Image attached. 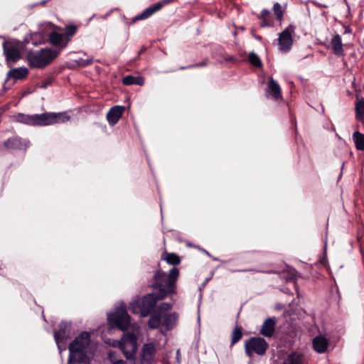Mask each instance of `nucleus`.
<instances>
[{
  "label": "nucleus",
  "instance_id": "nucleus-15",
  "mask_svg": "<svg viewBox=\"0 0 364 364\" xmlns=\"http://www.w3.org/2000/svg\"><path fill=\"white\" fill-rule=\"evenodd\" d=\"M166 3V1H159L154 4L151 5L146 8L142 13L136 16L134 18V21L144 20L148 18L152 14L159 11L164 5Z\"/></svg>",
  "mask_w": 364,
  "mask_h": 364
},
{
  "label": "nucleus",
  "instance_id": "nucleus-44",
  "mask_svg": "<svg viewBox=\"0 0 364 364\" xmlns=\"http://www.w3.org/2000/svg\"><path fill=\"white\" fill-rule=\"evenodd\" d=\"M203 251L206 255H210L209 252H207L206 250H203Z\"/></svg>",
  "mask_w": 364,
  "mask_h": 364
},
{
  "label": "nucleus",
  "instance_id": "nucleus-18",
  "mask_svg": "<svg viewBox=\"0 0 364 364\" xmlns=\"http://www.w3.org/2000/svg\"><path fill=\"white\" fill-rule=\"evenodd\" d=\"M49 38L50 43L54 46H58L64 48L67 46L69 39L65 40V35L56 32H51L49 33Z\"/></svg>",
  "mask_w": 364,
  "mask_h": 364
},
{
  "label": "nucleus",
  "instance_id": "nucleus-37",
  "mask_svg": "<svg viewBox=\"0 0 364 364\" xmlns=\"http://www.w3.org/2000/svg\"><path fill=\"white\" fill-rule=\"evenodd\" d=\"M267 87L269 91H280L279 85L275 80L272 78L268 82Z\"/></svg>",
  "mask_w": 364,
  "mask_h": 364
},
{
  "label": "nucleus",
  "instance_id": "nucleus-32",
  "mask_svg": "<svg viewBox=\"0 0 364 364\" xmlns=\"http://www.w3.org/2000/svg\"><path fill=\"white\" fill-rule=\"evenodd\" d=\"M77 30V26L75 25H68L65 28V35L67 38L70 40V38L73 36Z\"/></svg>",
  "mask_w": 364,
  "mask_h": 364
},
{
  "label": "nucleus",
  "instance_id": "nucleus-24",
  "mask_svg": "<svg viewBox=\"0 0 364 364\" xmlns=\"http://www.w3.org/2000/svg\"><path fill=\"white\" fill-rule=\"evenodd\" d=\"M162 315L159 312L154 314L148 321V326L151 329L157 328L161 323Z\"/></svg>",
  "mask_w": 364,
  "mask_h": 364
},
{
  "label": "nucleus",
  "instance_id": "nucleus-28",
  "mask_svg": "<svg viewBox=\"0 0 364 364\" xmlns=\"http://www.w3.org/2000/svg\"><path fill=\"white\" fill-rule=\"evenodd\" d=\"M242 336V328L240 326H236L232 333L230 346H232L237 343Z\"/></svg>",
  "mask_w": 364,
  "mask_h": 364
},
{
  "label": "nucleus",
  "instance_id": "nucleus-41",
  "mask_svg": "<svg viewBox=\"0 0 364 364\" xmlns=\"http://www.w3.org/2000/svg\"><path fill=\"white\" fill-rule=\"evenodd\" d=\"M110 359L113 364H127L126 362L124 361L123 360H117L114 361L111 357H110Z\"/></svg>",
  "mask_w": 364,
  "mask_h": 364
},
{
  "label": "nucleus",
  "instance_id": "nucleus-43",
  "mask_svg": "<svg viewBox=\"0 0 364 364\" xmlns=\"http://www.w3.org/2000/svg\"><path fill=\"white\" fill-rule=\"evenodd\" d=\"M247 271H252V269H235L232 270V272H247Z\"/></svg>",
  "mask_w": 364,
  "mask_h": 364
},
{
  "label": "nucleus",
  "instance_id": "nucleus-40",
  "mask_svg": "<svg viewBox=\"0 0 364 364\" xmlns=\"http://www.w3.org/2000/svg\"><path fill=\"white\" fill-rule=\"evenodd\" d=\"M208 65V60H203V62L200 63H196V64H193V65H190L187 67H181V69H186V68H189V69H191V68H199V67H203V66H206Z\"/></svg>",
  "mask_w": 364,
  "mask_h": 364
},
{
  "label": "nucleus",
  "instance_id": "nucleus-26",
  "mask_svg": "<svg viewBox=\"0 0 364 364\" xmlns=\"http://www.w3.org/2000/svg\"><path fill=\"white\" fill-rule=\"evenodd\" d=\"M262 20L261 26H272L273 25V22L271 20V14L270 11L267 9H263L260 14L259 17Z\"/></svg>",
  "mask_w": 364,
  "mask_h": 364
},
{
  "label": "nucleus",
  "instance_id": "nucleus-34",
  "mask_svg": "<svg viewBox=\"0 0 364 364\" xmlns=\"http://www.w3.org/2000/svg\"><path fill=\"white\" fill-rule=\"evenodd\" d=\"M266 98L269 100L279 101L282 99V92H266Z\"/></svg>",
  "mask_w": 364,
  "mask_h": 364
},
{
  "label": "nucleus",
  "instance_id": "nucleus-39",
  "mask_svg": "<svg viewBox=\"0 0 364 364\" xmlns=\"http://www.w3.org/2000/svg\"><path fill=\"white\" fill-rule=\"evenodd\" d=\"M172 308V304L166 302H164L158 307V312L161 314L162 312L168 311Z\"/></svg>",
  "mask_w": 364,
  "mask_h": 364
},
{
  "label": "nucleus",
  "instance_id": "nucleus-30",
  "mask_svg": "<svg viewBox=\"0 0 364 364\" xmlns=\"http://www.w3.org/2000/svg\"><path fill=\"white\" fill-rule=\"evenodd\" d=\"M129 309L134 314H139L142 317V305L141 301H133L131 302L129 306Z\"/></svg>",
  "mask_w": 364,
  "mask_h": 364
},
{
  "label": "nucleus",
  "instance_id": "nucleus-38",
  "mask_svg": "<svg viewBox=\"0 0 364 364\" xmlns=\"http://www.w3.org/2000/svg\"><path fill=\"white\" fill-rule=\"evenodd\" d=\"M76 63L80 67H85L90 65L92 63V58H78L75 60Z\"/></svg>",
  "mask_w": 364,
  "mask_h": 364
},
{
  "label": "nucleus",
  "instance_id": "nucleus-21",
  "mask_svg": "<svg viewBox=\"0 0 364 364\" xmlns=\"http://www.w3.org/2000/svg\"><path fill=\"white\" fill-rule=\"evenodd\" d=\"M282 364H304V356L301 353L292 352L287 356Z\"/></svg>",
  "mask_w": 364,
  "mask_h": 364
},
{
  "label": "nucleus",
  "instance_id": "nucleus-2",
  "mask_svg": "<svg viewBox=\"0 0 364 364\" xmlns=\"http://www.w3.org/2000/svg\"><path fill=\"white\" fill-rule=\"evenodd\" d=\"M70 119L65 112H45L40 114H19L17 121L32 126H48L56 123H63Z\"/></svg>",
  "mask_w": 364,
  "mask_h": 364
},
{
  "label": "nucleus",
  "instance_id": "nucleus-12",
  "mask_svg": "<svg viewBox=\"0 0 364 364\" xmlns=\"http://www.w3.org/2000/svg\"><path fill=\"white\" fill-rule=\"evenodd\" d=\"M4 52L8 63H14L21 58V52L19 48L11 43L5 42L3 44Z\"/></svg>",
  "mask_w": 364,
  "mask_h": 364
},
{
  "label": "nucleus",
  "instance_id": "nucleus-7",
  "mask_svg": "<svg viewBox=\"0 0 364 364\" xmlns=\"http://www.w3.org/2000/svg\"><path fill=\"white\" fill-rule=\"evenodd\" d=\"M90 342V334L87 331L82 332L69 345L70 359L77 353L84 351Z\"/></svg>",
  "mask_w": 364,
  "mask_h": 364
},
{
  "label": "nucleus",
  "instance_id": "nucleus-16",
  "mask_svg": "<svg viewBox=\"0 0 364 364\" xmlns=\"http://www.w3.org/2000/svg\"><path fill=\"white\" fill-rule=\"evenodd\" d=\"M4 146L8 149H22L27 146L26 142L18 137L9 138L4 143Z\"/></svg>",
  "mask_w": 364,
  "mask_h": 364
},
{
  "label": "nucleus",
  "instance_id": "nucleus-31",
  "mask_svg": "<svg viewBox=\"0 0 364 364\" xmlns=\"http://www.w3.org/2000/svg\"><path fill=\"white\" fill-rule=\"evenodd\" d=\"M249 61L252 65L255 67L259 68L262 66V62L259 56L255 53H250L249 55Z\"/></svg>",
  "mask_w": 364,
  "mask_h": 364
},
{
  "label": "nucleus",
  "instance_id": "nucleus-19",
  "mask_svg": "<svg viewBox=\"0 0 364 364\" xmlns=\"http://www.w3.org/2000/svg\"><path fill=\"white\" fill-rule=\"evenodd\" d=\"M331 45L333 52L335 55L338 56L343 55L344 51L343 48L341 37L340 35L336 34L333 36L331 41Z\"/></svg>",
  "mask_w": 364,
  "mask_h": 364
},
{
  "label": "nucleus",
  "instance_id": "nucleus-4",
  "mask_svg": "<svg viewBox=\"0 0 364 364\" xmlns=\"http://www.w3.org/2000/svg\"><path fill=\"white\" fill-rule=\"evenodd\" d=\"M108 321L112 327L121 331L127 330L131 324L130 316L127 313L126 305L120 306L115 312L108 316Z\"/></svg>",
  "mask_w": 364,
  "mask_h": 364
},
{
  "label": "nucleus",
  "instance_id": "nucleus-27",
  "mask_svg": "<svg viewBox=\"0 0 364 364\" xmlns=\"http://www.w3.org/2000/svg\"><path fill=\"white\" fill-rule=\"evenodd\" d=\"M353 139L355 142V148L358 150H364V134L358 131L355 132L353 134Z\"/></svg>",
  "mask_w": 364,
  "mask_h": 364
},
{
  "label": "nucleus",
  "instance_id": "nucleus-6",
  "mask_svg": "<svg viewBox=\"0 0 364 364\" xmlns=\"http://www.w3.org/2000/svg\"><path fill=\"white\" fill-rule=\"evenodd\" d=\"M119 346L127 359H134L137 350V338L136 335L130 332L124 334Z\"/></svg>",
  "mask_w": 364,
  "mask_h": 364
},
{
  "label": "nucleus",
  "instance_id": "nucleus-23",
  "mask_svg": "<svg viewBox=\"0 0 364 364\" xmlns=\"http://www.w3.org/2000/svg\"><path fill=\"white\" fill-rule=\"evenodd\" d=\"M357 102L355 103V118L364 124V98L358 99L357 95Z\"/></svg>",
  "mask_w": 364,
  "mask_h": 364
},
{
  "label": "nucleus",
  "instance_id": "nucleus-46",
  "mask_svg": "<svg viewBox=\"0 0 364 364\" xmlns=\"http://www.w3.org/2000/svg\"><path fill=\"white\" fill-rule=\"evenodd\" d=\"M48 26H49L50 27H52V26H53V25L50 23H48Z\"/></svg>",
  "mask_w": 364,
  "mask_h": 364
},
{
  "label": "nucleus",
  "instance_id": "nucleus-36",
  "mask_svg": "<svg viewBox=\"0 0 364 364\" xmlns=\"http://www.w3.org/2000/svg\"><path fill=\"white\" fill-rule=\"evenodd\" d=\"M53 82L52 77H47L44 80H42L41 82L38 83V88L39 89H46L48 87V85H50Z\"/></svg>",
  "mask_w": 364,
  "mask_h": 364
},
{
  "label": "nucleus",
  "instance_id": "nucleus-10",
  "mask_svg": "<svg viewBox=\"0 0 364 364\" xmlns=\"http://www.w3.org/2000/svg\"><path fill=\"white\" fill-rule=\"evenodd\" d=\"M162 299H163L159 298V294L157 292L146 294L141 301L142 305V317L147 316L155 308L156 302Z\"/></svg>",
  "mask_w": 364,
  "mask_h": 364
},
{
  "label": "nucleus",
  "instance_id": "nucleus-3",
  "mask_svg": "<svg viewBox=\"0 0 364 364\" xmlns=\"http://www.w3.org/2000/svg\"><path fill=\"white\" fill-rule=\"evenodd\" d=\"M60 53V50L42 48L29 51L27 60L31 68H43L49 65Z\"/></svg>",
  "mask_w": 364,
  "mask_h": 364
},
{
  "label": "nucleus",
  "instance_id": "nucleus-35",
  "mask_svg": "<svg viewBox=\"0 0 364 364\" xmlns=\"http://www.w3.org/2000/svg\"><path fill=\"white\" fill-rule=\"evenodd\" d=\"M274 12L278 20L281 21L283 18V11L279 3H275L273 6Z\"/></svg>",
  "mask_w": 364,
  "mask_h": 364
},
{
  "label": "nucleus",
  "instance_id": "nucleus-22",
  "mask_svg": "<svg viewBox=\"0 0 364 364\" xmlns=\"http://www.w3.org/2000/svg\"><path fill=\"white\" fill-rule=\"evenodd\" d=\"M123 84L126 85H143L144 84V78L141 76L127 75L122 79Z\"/></svg>",
  "mask_w": 364,
  "mask_h": 364
},
{
  "label": "nucleus",
  "instance_id": "nucleus-5",
  "mask_svg": "<svg viewBox=\"0 0 364 364\" xmlns=\"http://www.w3.org/2000/svg\"><path fill=\"white\" fill-rule=\"evenodd\" d=\"M268 348V343L262 337H251L245 342V352L249 358H252L254 354L264 355Z\"/></svg>",
  "mask_w": 364,
  "mask_h": 364
},
{
  "label": "nucleus",
  "instance_id": "nucleus-14",
  "mask_svg": "<svg viewBox=\"0 0 364 364\" xmlns=\"http://www.w3.org/2000/svg\"><path fill=\"white\" fill-rule=\"evenodd\" d=\"M276 321L275 317L267 318L262 325L259 333L267 338L272 337L275 331Z\"/></svg>",
  "mask_w": 364,
  "mask_h": 364
},
{
  "label": "nucleus",
  "instance_id": "nucleus-8",
  "mask_svg": "<svg viewBox=\"0 0 364 364\" xmlns=\"http://www.w3.org/2000/svg\"><path fill=\"white\" fill-rule=\"evenodd\" d=\"M71 333V323L67 321H61L59 324V329L54 332L55 341L58 348L61 351L65 349V343Z\"/></svg>",
  "mask_w": 364,
  "mask_h": 364
},
{
  "label": "nucleus",
  "instance_id": "nucleus-9",
  "mask_svg": "<svg viewBox=\"0 0 364 364\" xmlns=\"http://www.w3.org/2000/svg\"><path fill=\"white\" fill-rule=\"evenodd\" d=\"M294 31L295 27L289 25L279 34L278 46L280 51L287 53L291 49L293 45L292 35Z\"/></svg>",
  "mask_w": 364,
  "mask_h": 364
},
{
  "label": "nucleus",
  "instance_id": "nucleus-13",
  "mask_svg": "<svg viewBox=\"0 0 364 364\" xmlns=\"http://www.w3.org/2000/svg\"><path fill=\"white\" fill-rule=\"evenodd\" d=\"M125 107L116 105L112 107L107 114V119L110 125L116 124L122 117Z\"/></svg>",
  "mask_w": 364,
  "mask_h": 364
},
{
  "label": "nucleus",
  "instance_id": "nucleus-17",
  "mask_svg": "<svg viewBox=\"0 0 364 364\" xmlns=\"http://www.w3.org/2000/svg\"><path fill=\"white\" fill-rule=\"evenodd\" d=\"M328 346V340L323 336H316L313 340L314 349L318 353H325Z\"/></svg>",
  "mask_w": 364,
  "mask_h": 364
},
{
  "label": "nucleus",
  "instance_id": "nucleus-42",
  "mask_svg": "<svg viewBox=\"0 0 364 364\" xmlns=\"http://www.w3.org/2000/svg\"><path fill=\"white\" fill-rule=\"evenodd\" d=\"M176 360H177V362L178 363H180L181 362V353H180V349H178L176 350Z\"/></svg>",
  "mask_w": 364,
  "mask_h": 364
},
{
  "label": "nucleus",
  "instance_id": "nucleus-25",
  "mask_svg": "<svg viewBox=\"0 0 364 364\" xmlns=\"http://www.w3.org/2000/svg\"><path fill=\"white\" fill-rule=\"evenodd\" d=\"M28 73V70L26 68H18L10 70L9 75L10 77L21 80L25 77Z\"/></svg>",
  "mask_w": 364,
  "mask_h": 364
},
{
  "label": "nucleus",
  "instance_id": "nucleus-33",
  "mask_svg": "<svg viewBox=\"0 0 364 364\" xmlns=\"http://www.w3.org/2000/svg\"><path fill=\"white\" fill-rule=\"evenodd\" d=\"M75 360L78 363H86L87 362V355L86 354L82 351L80 353H77L75 355L73 356L71 359L69 358V360Z\"/></svg>",
  "mask_w": 364,
  "mask_h": 364
},
{
  "label": "nucleus",
  "instance_id": "nucleus-20",
  "mask_svg": "<svg viewBox=\"0 0 364 364\" xmlns=\"http://www.w3.org/2000/svg\"><path fill=\"white\" fill-rule=\"evenodd\" d=\"M178 314L176 313L167 314L164 319L162 326L165 327L166 331H171L176 326Z\"/></svg>",
  "mask_w": 364,
  "mask_h": 364
},
{
  "label": "nucleus",
  "instance_id": "nucleus-29",
  "mask_svg": "<svg viewBox=\"0 0 364 364\" xmlns=\"http://www.w3.org/2000/svg\"><path fill=\"white\" fill-rule=\"evenodd\" d=\"M163 259H165L168 264L171 265H177L181 262L179 256L176 253H166Z\"/></svg>",
  "mask_w": 364,
  "mask_h": 364
},
{
  "label": "nucleus",
  "instance_id": "nucleus-11",
  "mask_svg": "<svg viewBox=\"0 0 364 364\" xmlns=\"http://www.w3.org/2000/svg\"><path fill=\"white\" fill-rule=\"evenodd\" d=\"M156 349L154 343H148L143 345L141 351V363L151 364L155 359Z\"/></svg>",
  "mask_w": 364,
  "mask_h": 364
},
{
  "label": "nucleus",
  "instance_id": "nucleus-45",
  "mask_svg": "<svg viewBox=\"0 0 364 364\" xmlns=\"http://www.w3.org/2000/svg\"><path fill=\"white\" fill-rule=\"evenodd\" d=\"M273 272H272V271H267V272H266V273H267V274H271V273H273Z\"/></svg>",
  "mask_w": 364,
  "mask_h": 364
},
{
  "label": "nucleus",
  "instance_id": "nucleus-1",
  "mask_svg": "<svg viewBox=\"0 0 364 364\" xmlns=\"http://www.w3.org/2000/svg\"><path fill=\"white\" fill-rule=\"evenodd\" d=\"M178 276L179 270L176 267H173L168 274L161 269L154 273L151 287L157 291L159 299H164L167 295L176 293V283Z\"/></svg>",
  "mask_w": 364,
  "mask_h": 364
}]
</instances>
